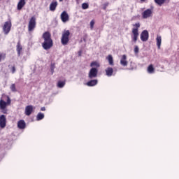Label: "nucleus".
Listing matches in <instances>:
<instances>
[{
    "instance_id": "6",
    "label": "nucleus",
    "mask_w": 179,
    "mask_h": 179,
    "mask_svg": "<svg viewBox=\"0 0 179 179\" xmlns=\"http://www.w3.org/2000/svg\"><path fill=\"white\" fill-rule=\"evenodd\" d=\"M11 103L10 98L9 96H7V101L5 102L3 99L0 100V110H5L7 106H10Z\"/></svg>"
},
{
    "instance_id": "10",
    "label": "nucleus",
    "mask_w": 179,
    "mask_h": 179,
    "mask_svg": "<svg viewBox=\"0 0 179 179\" xmlns=\"http://www.w3.org/2000/svg\"><path fill=\"white\" fill-rule=\"evenodd\" d=\"M141 41H148L149 40V32L148 30H144L141 34Z\"/></svg>"
},
{
    "instance_id": "13",
    "label": "nucleus",
    "mask_w": 179,
    "mask_h": 179,
    "mask_svg": "<svg viewBox=\"0 0 179 179\" xmlns=\"http://www.w3.org/2000/svg\"><path fill=\"white\" fill-rule=\"evenodd\" d=\"M31 113H33V106L29 105L26 106L25 114L29 116L31 115Z\"/></svg>"
},
{
    "instance_id": "2",
    "label": "nucleus",
    "mask_w": 179,
    "mask_h": 179,
    "mask_svg": "<svg viewBox=\"0 0 179 179\" xmlns=\"http://www.w3.org/2000/svg\"><path fill=\"white\" fill-rule=\"evenodd\" d=\"M133 28L132 29V34L133 36H131L132 38V41H134V43H136V41H138V37H139V27H141V24L138 23H136L134 24H133Z\"/></svg>"
},
{
    "instance_id": "33",
    "label": "nucleus",
    "mask_w": 179,
    "mask_h": 179,
    "mask_svg": "<svg viewBox=\"0 0 179 179\" xmlns=\"http://www.w3.org/2000/svg\"><path fill=\"white\" fill-rule=\"evenodd\" d=\"M10 89H11V90H16V85L15 84H12Z\"/></svg>"
},
{
    "instance_id": "22",
    "label": "nucleus",
    "mask_w": 179,
    "mask_h": 179,
    "mask_svg": "<svg viewBox=\"0 0 179 179\" xmlns=\"http://www.w3.org/2000/svg\"><path fill=\"white\" fill-rule=\"evenodd\" d=\"M90 66L91 68H100V64H99V62H92L91 64H90Z\"/></svg>"
},
{
    "instance_id": "12",
    "label": "nucleus",
    "mask_w": 179,
    "mask_h": 179,
    "mask_svg": "<svg viewBox=\"0 0 179 179\" xmlns=\"http://www.w3.org/2000/svg\"><path fill=\"white\" fill-rule=\"evenodd\" d=\"M120 65H122V66H128V61L127 60V55H123L122 56V58L120 59Z\"/></svg>"
},
{
    "instance_id": "5",
    "label": "nucleus",
    "mask_w": 179,
    "mask_h": 179,
    "mask_svg": "<svg viewBox=\"0 0 179 179\" xmlns=\"http://www.w3.org/2000/svg\"><path fill=\"white\" fill-rule=\"evenodd\" d=\"M10 29H12V22L9 20L4 22L3 26V31L4 32V34H9Z\"/></svg>"
},
{
    "instance_id": "21",
    "label": "nucleus",
    "mask_w": 179,
    "mask_h": 179,
    "mask_svg": "<svg viewBox=\"0 0 179 179\" xmlns=\"http://www.w3.org/2000/svg\"><path fill=\"white\" fill-rule=\"evenodd\" d=\"M97 83H98L97 80H91L87 83V85L90 87H92V86H96Z\"/></svg>"
},
{
    "instance_id": "8",
    "label": "nucleus",
    "mask_w": 179,
    "mask_h": 179,
    "mask_svg": "<svg viewBox=\"0 0 179 179\" xmlns=\"http://www.w3.org/2000/svg\"><path fill=\"white\" fill-rule=\"evenodd\" d=\"M6 127V117L5 115H0V131Z\"/></svg>"
},
{
    "instance_id": "29",
    "label": "nucleus",
    "mask_w": 179,
    "mask_h": 179,
    "mask_svg": "<svg viewBox=\"0 0 179 179\" xmlns=\"http://www.w3.org/2000/svg\"><path fill=\"white\" fill-rule=\"evenodd\" d=\"M50 69H51L52 73H54V69H55V63L51 64Z\"/></svg>"
},
{
    "instance_id": "11",
    "label": "nucleus",
    "mask_w": 179,
    "mask_h": 179,
    "mask_svg": "<svg viewBox=\"0 0 179 179\" xmlns=\"http://www.w3.org/2000/svg\"><path fill=\"white\" fill-rule=\"evenodd\" d=\"M152 15H153V10H152V9H147L142 13L143 19H148V17H150Z\"/></svg>"
},
{
    "instance_id": "35",
    "label": "nucleus",
    "mask_w": 179,
    "mask_h": 179,
    "mask_svg": "<svg viewBox=\"0 0 179 179\" xmlns=\"http://www.w3.org/2000/svg\"><path fill=\"white\" fill-rule=\"evenodd\" d=\"M41 111H45V107H42V108H41Z\"/></svg>"
},
{
    "instance_id": "23",
    "label": "nucleus",
    "mask_w": 179,
    "mask_h": 179,
    "mask_svg": "<svg viewBox=\"0 0 179 179\" xmlns=\"http://www.w3.org/2000/svg\"><path fill=\"white\" fill-rule=\"evenodd\" d=\"M44 118V113H38L36 116V121H41Z\"/></svg>"
},
{
    "instance_id": "30",
    "label": "nucleus",
    "mask_w": 179,
    "mask_h": 179,
    "mask_svg": "<svg viewBox=\"0 0 179 179\" xmlns=\"http://www.w3.org/2000/svg\"><path fill=\"white\" fill-rule=\"evenodd\" d=\"M134 54H139V47L138 45L134 46Z\"/></svg>"
},
{
    "instance_id": "4",
    "label": "nucleus",
    "mask_w": 179,
    "mask_h": 179,
    "mask_svg": "<svg viewBox=\"0 0 179 179\" xmlns=\"http://www.w3.org/2000/svg\"><path fill=\"white\" fill-rule=\"evenodd\" d=\"M37 22H36V17L33 16L30 18L28 24V30L29 31H33L36 29V25Z\"/></svg>"
},
{
    "instance_id": "32",
    "label": "nucleus",
    "mask_w": 179,
    "mask_h": 179,
    "mask_svg": "<svg viewBox=\"0 0 179 179\" xmlns=\"http://www.w3.org/2000/svg\"><path fill=\"white\" fill-rule=\"evenodd\" d=\"M107 6H108V3H105L102 5V9H103V10H106V9H107Z\"/></svg>"
},
{
    "instance_id": "7",
    "label": "nucleus",
    "mask_w": 179,
    "mask_h": 179,
    "mask_svg": "<svg viewBox=\"0 0 179 179\" xmlns=\"http://www.w3.org/2000/svg\"><path fill=\"white\" fill-rule=\"evenodd\" d=\"M97 73H99V70L97 68L92 67L89 72L88 77L90 79H93V78H97Z\"/></svg>"
},
{
    "instance_id": "3",
    "label": "nucleus",
    "mask_w": 179,
    "mask_h": 179,
    "mask_svg": "<svg viewBox=\"0 0 179 179\" xmlns=\"http://www.w3.org/2000/svg\"><path fill=\"white\" fill-rule=\"evenodd\" d=\"M69 36H71V31L69 30H64L62 34L61 43L62 45H68L69 43Z\"/></svg>"
},
{
    "instance_id": "31",
    "label": "nucleus",
    "mask_w": 179,
    "mask_h": 179,
    "mask_svg": "<svg viewBox=\"0 0 179 179\" xmlns=\"http://www.w3.org/2000/svg\"><path fill=\"white\" fill-rule=\"evenodd\" d=\"M94 27V20H92L91 22H90V29L91 30H93V28Z\"/></svg>"
},
{
    "instance_id": "26",
    "label": "nucleus",
    "mask_w": 179,
    "mask_h": 179,
    "mask_svg": "<svg viewBox=\"0 0 179 179\" xmlns=\"http://www.w3.org/2000/svg\"><path fill=\"white\" fill-rule=\"evenodd\" d=\"M57 86L60 88H62L65 86V82L64 81H59L57 83Z\"/></svg>"
},
{
    "instance_id": "24",
    "label": "nucleus",
    "mask_w": 179,
    "mask_h": 179,
    "mask_svg": "<svg viewBox=\"0 0 179 179\" xmlns=\"http://www.w3.org/2000/svg\"><path fill=\"white\" fill-rule=\"evenodd\" d=\"M155 2L157 5H159V6H162V5L166 2V0H155Z\"/></svg>"
},
{
    "instance_id": "27",
    "label": "nucleus",
    "mask_w": 179,
    "mask_h": 179,
    "mask_svg": "<svg viewBox=\"0 0 179 179\" xmlns=\"http://www.w3.org/2000/svg\"><path fill=\"white\" fill-rule=\"evenodd\" d=\"M6 58V53L0 52V62Z\"/></svg>"
},
{
    "instance_id": "16",
    "label": "nucleus",
    "mask_w": 179,
    "mask_h": 179,
    "mask_svg": "<svg viewBox=\"0 0 179 179\" xmlns=\"http://www.w3.org/2000/svg\"><path fill=\"white\" fill-rule=\"evenodd\" d=\"M105 72L106 73V76L111 77L113 73H114V69H113V67H108L106 69Z\"/></svg>"
},
{
    "instance_id": "34",
    "label": "nucleus",
    "mask_w": 179,
    "mask_h": 179,
    "mask_svg": "<svg viewBox=\"0 0 179 179\" xmlns=\"http://www.w3.org/2000/svg\"><path fill=\"white\" fill-rule=\"evenodd\" d=\"M11 72H12V73H15V72H16V67H15V66H12Z\"/></svg>"
},
{
    "instance_id": "36",
    "label": "nucleus",
    "mask_w": 179,
    "mask_h": 179,
    "mask_svg": "<svg viewBox=\"0 0 179 179\" xmlns=\"http://www.w3.org/2000/svg\"><path fill=\"white\" fill-rule=\"evenodd\" d=\"M59 2H62V1H64V0H59Z\"/></svg>"
},
{
    "instance_id": "28",
    "label": "nucleus",
    "mask_w": 179,
    "mask_h": 179,
    "mask_svg": "<svg viewBox=\"0 0 179 179\" xmlns=\"http://www.w3.org/2000/svg\"><path fill=\"white\" fill-rule=\"evenodd\" d=\"M83 9H89V4L87 3H83L82 4Z\"/></svg>"
},
{
    "instance_id": "20",
    "label": "nucleus",
    "mask_w": 179,
    "mask_h": 179,
    "mask_svg": "<svg viewBox=\"0 0 179 179\" xmlns=\"http://www.w3.org/2000/svg\"><path fill=\"white\" fill-rule=\"evenodd\" d=\"M156 40H157V45L158 50H160V47L162 45V36H157Z\"/></svg>"
},
{
    "instance_id": "15",
    "label": "nucleus",
    "mask_w": 179,
    "mask_h": 179,
    "mask_svg": "<svg viewBox=\"0 0 179 179\" xmlns=\"http://www.w3.org/2000/svg\"><path fill=\"white\" fill-rule=\"evenodd\" d=\"M26 5V1L25 0H20V1L17 3V10H22L23 9V6Z\"/></svg>"
},
{
    "instance_id": "17",
    "label": "nucleus",
    "mask_w": 179,
    "mask_h": 179,
    "mask_svg": "<svg viewBox=\"0 0 179 179\" xmlns=\"http://www.w3.org/2000/svg\"><path fill=\"white\" fill-rule=\"evenodd\" d=\"M106 59L108 62L109 65H110V66H114V58H113V55H108L106 57Z\"/></svg>"
},
{
    "instance_id": "14",
    "label": "nucleus",
    "mask_w": 179,
    "mask_h": 179,
    "mask_svg": "<svg viewBox=\"0 0 179 179\" xmlns=\"http://www.w3.org/2000/svg\"><path fill=\"white\" fill-rule=\"evenodd\" d=\"M57 6H58V2L57 1H52L50 5V10L51 12H55V9H57Z\"/></svg>"
},
{
    "instance_id": "9",
    "label": "nucleus",
    "mask_w": 179,
    "mask_h": 179,
    "mask_svg": "<svg viewBox=\"0 0 179 179\" xmlns=\"http://www.w3.org/2000/svg\"><path fill=\"white\" fill-rule=\"evenodd\" d=\"M60 18L63 23H66V22L69 21V15L66 11H63L60 15Z\"/></svg>"
},
{
    "instance_id": "1",
    "label": "nucleus",
    "mask_w": 179,
    "mask_h": 179,
    "mask_svg": "<svg viewBox=\"0 0 179 179\" xmlns=\"http://www.w3.org/2000/svg\"><path fill=\"white\" fill-rule=\"evenodd\" d=\"M42 38L44 40L42 43V47L43 50H50L54 45V41L51 38V33L50 31H45L42 35Z\"/></svg>"
},
{
    "instance_id": "18",
    "label": "nucleus",
    "mask_w": 179,
    "mask_h": 179,
    "mask_svg": "<svg viewBox=\"0 0 179 179\" xmlns=\"http://www.w3.org/2000/svg\"><path fill=\"white\" fill-rule=\"evenodd\" d=\"M17 127L20 129H24V128H26V122H24V120H20L17 123Z\"/></svg>"
},
{
    "instance_id": "37",
    "label": "nucleus",
    "mask_w": 179,
    "mask_h": 179,
    "mask_svg": "<svg viewBox=\"0 0 179 179\" xmlns=\"http://www.w3.org/2000/svg\"><path fill=\"white\" fill-rule=\"evenodd\" d=\"M141 1H145V0H141Z\"/></svg>"
},
{
    "instance_id": "19",
    "label": "nucleus",
    "mask_w": 179,
    "mask_h": 179,
    "mask_svg": "<svg viewBox=\"0 0 179 179\" xmlns=\"http://www.w3.org/2000/svg\"><path fill=\"white\" fill-rule=\"evenodd\" d=\"M17 55L18 57H20V53L22 52V44H20V41H19L17 43Z\"/></svg>"
},
{
    "instance_id": "25",
    "label": "nucleus",
    "mask_w": 179,
    "mask_h": 179,
    "mask_svg": "<svg viewBox=\"0 0 179 179\" xmlns=\"http://www.w3.org/2000/svg\"><path fill=\"white\" fill-rule=\"evenodd\" d=\"M148 71L149 73H153L155 72V68L153 67V64H150L148 68Z\"/></svg>"
}]
</instances>
